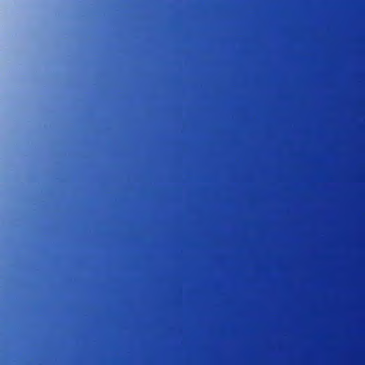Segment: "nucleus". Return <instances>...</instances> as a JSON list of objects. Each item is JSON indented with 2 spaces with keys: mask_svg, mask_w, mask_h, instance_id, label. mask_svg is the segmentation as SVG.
Instances as JSON below:
<instances>
[{
  "mask_svg": "<svg viewBox=\"0 0 365 365\" xmlns=\"http://www.w3.org/2000/svg\"><path fill=\"white\" fill-rule=\"evenodd\" d=\"M125 345L120 341H114L110 345V351L115 357L120 356L125 351Z\"/></svg>",
  "mask_w": 365,
  "mask_h": 365,
  "instance_id": "1",
  "label": "nucleus"
}]
</instances>
